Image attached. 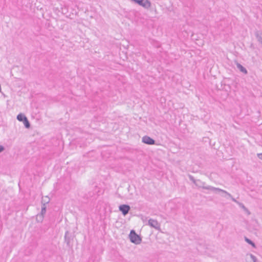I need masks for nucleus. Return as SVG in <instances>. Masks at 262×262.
Listing matches in <instances>:
<instances>
[{"mask_svg":"<svg viewBox=\"0 0 262 262\" xmlns=\"http://www.w3.org/2000/svg\"><path fill=\"white\" fill-rule=\"evenodd\" d=\"M209 188L210 189V190L214 191L216 193L220 194V195L221 196L227 199H231L233 202H235L236 203H238V202L234 198H233L230 193L227 192L226 191L220 189L219 188H216L214 187H211Z\"/></svg>","mask_w":262,"mask_h":262,"instance_id":"obj_1","label":"nucleus"},{"mask_svg":"<svg viewBox=\"0 0 262 262\" xmlns=\"http://www.w3.org/2000/svg\"><path fill=\"white\" fill-rule=\"evenodd\" d=\"M130 241L135 244H140L142 242L141 236L137 234L134 230H132L129 234Z\"/></svg>","mask_w":262,"mask_h":262,"instance_id":"obj_2","label":"nucleus"},{"mask_svg":"<svg viewBox=\"0 0 262 262\" xmlns=\"http://www.w3.org/2000/svg\"><path fill=\"white\" fill-rule=\"evenodd\" d=\"M74 236L73 234L70 233L69 231H67L64 235V242L67 244V246L69 248H72L73 247V241Z\"/></svg>","mask_w":262,"mask_h":262,"instance_id":"obj_3","label":"nucleus"},{"mask_svg":"<svg viewBox=\"0 0 262 262\" xmlns=\"http://www.w3.org/2000/svg\"><path fill=\"white\" fill-rule=\"evenodd\" d=\"M119 210L124 216H125L130 210V207L127 204H122L119 206Z\"/></svg>","mask_w":262,"mask_h":262,"instance_id":"obj_4","label":"nucleus"},{"mask_svg":"<svg viewBox=\"0 0 262 262\" xmlns=\"http://www.w3.org/2000/svg\"><path fill=\"white\" fill-rule=\"evenodd\" d=\"M142 142L147 145H155L156 141L148 136H144L142 137Z\"/></svg>","mask_w":262,"mask_h":262,"instance_id":"obj_5","label":"nucleus"},{"mask_svg":"<svg viewBox=\"0 0 262 262\" xmlns=\"http://www.w3.org/2000/svg\"><path fill=\"white\" fill-rule=\"evenodd\" d=\"M137 4L145 9H148L151 6V3L149 0H138Z\"/></svg>","mask_w":262,"mask_h":262,"instance_id":"obj_6","label":"nucleus"},{"mask_svg":"<svg viewBox=\"0 0 262 262\" xmlns=\"http://www.w3.org/2000/svg\"><path fill=\"white\" fill-rule=\"evenodd\" d=\"M148 225L157 230H160V224L157 220L150 219L148 220Z\"/></svg>","mask_w":262,"mask_h":262,"instance_id":"obj_7","label":"nucleus"},{"mask_svg":"<svg viewBox=\"0 0 262 262\" xmlns=\"http://www.w3.org/2000/svg\"><path fill=\"white\" fill-rule=\"evenodd\" d=\"M46 198L48 199L47 201H45V203H43V201H41V212L39 214H40L41 215L44 216V215L46 213V210H47V206L46 205L48 204L50 202V199L48 196H47Z\"/></svg>","mask_w":262,"mask_h":262,"instance_id":"obj_8","label":"nucleus"},{"mask_svg":"<svg viewBox=\"0 0 262 262\" xmlns=\"http://www.w3.org/2000/svg\"><path fill=\"white\" fill-rule=\"evenodd\" d=\"M205 182H202L200 180H197V182L195 184L196 186L200 187V188H202L204 189L210 190V189L209 188L213 187V186H205Z\"/></svg>","mask_w":262,"mask_h":262,"instance_id":"obj_9","label":"nucleus"},{"mask_svg":"<svg viewBox=\"0 0 262 262\" xmlns=\"http://www.w3.org/2000/svg\"><path fill=\"white\" fill-rule=\"evenodd\" d=\"M236 65L237 68L240 71V72L244 73L245 74H247L248 73V71L246 69L239 63L236 61Z\"/></svg>","mask_w":262,"mask_h":262,"instance_id":"obj_10","label":"nucleus"},{"mask_svg":"<svg viewBox=\"0 0 262 262\" xmlns=\"http://www.w3.org/2000/svg\"><path fill=\"white\" fill-rule=\"evenodd\" d=\"M17 119L20 122H23L27 117L22 113L19 114L16 117Z\"/></svg>","mask_w":262,"mask_h":262,"instance_id":"obj_11","label":"nucleus"},{"mask_svg":"<svg viewBox=\"0 0 262 262\" xmlns=\"http://www.w3.org/2000/svg\"><path fill=\"white\" fill-rule=\"evenodd\" d=\"M245 241L249 245H250L252 247L255 248L256 245L250 239L248 238L246 236H245L244 237Z\"/></svg>","mask_w":262,"mask_h":262,"instance_id":"obj_12","label":"nucleus"},{"mask_svg":"<svg viewBox=\"0 0 262 262\" xmlns=\"http://www.w3.org/2000/svg\"><path fill=\"white\" fill-rule=\"evenodd\" d=\"M255 35L257 40L262 43V33H259L258 32H256Z\"/></svg>","mask_w":262,"mask_h":262,"instance_id":"obj_13","label":"nucleus"},{"mask_svg":"<svg viewBox=\"0 0 262 262\" xmlns=\"http://www.w3.org/2000/svg\"><path fill=\"white\" fill-rule=\"evenodd\" d=\"M25 127L26 128H29L31 126V124L28 119V118L26 119L23 122Z\"/></svg>","mask_w":262,"mask_h":262,"instance_id":"obj_14","label":"nucleus"},{"mask_svg":"<svg viewBox=\"0 0 262 262\" xmlns=\"http://www.w3.org/2000/svg\"><path fill=\"white\" fill-rule=\"evenodd\" d=\"M239 206L242 208L246 212L248 213V214H250V212L249 211V210L245 206V205L242 203H239L238 202V203H237Z\"/></svg>","mask_w":262,"mask_h":262,"instance_id":"obj_15","label":"nucleus"},{"mask_svg":"<svg viewBox=\"0 0 262 262\" xmlns=\"http://www.w3.org/2000/svg\"><path fill=\"white\" fill-rule=\"evenodd\" d=\"M43 218H44V216L41 215L40 214H38L37 215L36 221L37 222L41 223L43 221Z\"/></svg>","mask_w":262,"mask_h":262,"instance_id":"obj_16","label":"nucleus"},{"mask_svg":"<svg viewBox=\"0 0 262 262\" xmlns=\"http://www.w3.org/2000/svg\"><path fill=\"white\" fill-rule=\"evenodd\" d=\"M188 177H189V180H190V181H191L193 184H195L196 183V182H197V180H196L194 179V178L192 176H191V175H190V174H189V175H188Z\"/></svg>","mask_w":262,"mask_h":262,"instance_id":"obj_17","label":"nucleus"},{"mask_svg":"<svg viewBox=\"0 0 262 262\" xmlns=\"http://www.w3.org/2000/svg\"><path fill=\"white\" fill-rule=\"evenodd\" d=\"M250 256L253 262H256L257 258L255 256H254L252 254H250Z\"/></svg>","mask_w":262,"mask_h":262,"instance_id":"obj_18","label":"nucleus"},{"mask_svg":"<svg viewBox=\"0 0 262 262\" xmlns=\"http://www.w3.org/2000/svg\"><path fill=\"white\" fill-rule=\"evenodd\" d=\"M5 150V147L3 146L0 145V153L3 152Z\"/></svg>","mask_w":262,"mask_h":262,"instance_id":"obj_19","label":"nucleus"},{"mask_svg":"<svg viewBox=\"0 0 262 262\" xmlns=\"http://www.w3.org/2000/svg\"><path fill=\"white\" fill-rule=\"evenodd\" d=\"M257 156H258V157L260 159L262 160V153H261V154H258L257 155Z\"/></svg>","mask_w":262,"mask_h":262,"instance_id":"obj_20","label":"nucleus"},{"mask_svg":"<svg viewBox=\"0 0 262 262\" xmlns=\"http://www.w3.org/2000/svg\"><path fill=\"white\" fill-rule=\"evenodd\" d=\"M47 196H46L45 197V200H43V199H42V201H43V203H45V201H47L48 200V199L46 198V197H47Z\"/></svg>","mask_w":262,"mask_h":262,"instance_id":"obj_21","label":"nucleus"}]
</instances>
